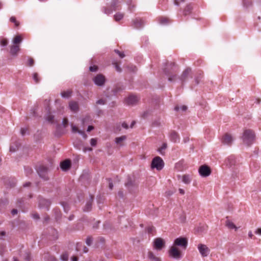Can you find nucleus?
<instances>
[{"label": "nucleus", "mask_w": 261, "mask_h": 261, "mask_svg": "<svg viewBox=\"0 0 261 261\" xmlns=\"http://www.w3.org/2000/svg\"><path fill=\"white\" fill-rule=\"evenodd\" d=\"M242 139L243 143L247 146H249L253 144L255 141V133L251 129H245L243 132Z\"/></svg>", "instance_id": "obj_1"}, {"label": "nucleus", "mask_w": 261, "mask_h": 261, "mask_svg": "<svg viewBox=\"0 0 261 261\" xmlns=\"http://www.w3.org/2000/svg\"><path fill=\"white\" fill-rule=\"evenodd\" d=\"M164 167V162L160 156L154 158L151 162V168H155L157 170H161Z\"/></svg>", "instance_id": "obj_2"}, {"label": "nucleus", "mask_w": 261, "mask_h": 261, "mask_svg": "<svg viewBox=\"0 0 261 261\" xmlns=\"http://www.w3.org/2000/svg\"><path fill=\"white\" fill-rule=\"evenodd\" d=\"M188 244V239L184 237H179L176 238L173 243V245L177 247L178 246L184 250L187 248Z\"/></svg>", "instance_id": "obj_3"}, {"label": "nucleus", "mask_w": 261, "mask_h": 261, "mask_svg": "<svg viewBox=\"0 0 261 261\" xmlns=\"http://www.w3.org/2000/svg\"><path fill=\"white\" fill-rule=\"evenodd\" d=\"M37 172L39 176L44 180H48L49 177L48 176V168L43 165H40L37 169Z\"/></svg>", "instance_id": "obj_4"}, {"label": "nucleus", "mask_w": 261, "mask_h": 261, "mask_svg": "<svg viewBox=\"0 0 261 261\" xmlns=\"http://www.w3.org/2000/svg\"><path fill=\"white\" fill-rule=\"evenodd\" d=\"M168 252L169 256L173 258L179 259L181 257V251L174 245L171 247Z\"/></svg>", "instance_id": "obj_5"}, {"label": "nucleus", "mask_w": 261, "mask_h": 261, "mask_svg": "<svg viewBox=\"0 0 261 261\" xmlns=\"http://www.w3.org/2000/svg\"><path fill=\"white\" fill-rule=\"evenodd\" d=\"M175 66L174 63H171L168 66L164 69V72L166 74L169 76L168 81L170 82H174L176 79V74H172L169 75L170 71L169 69H173V67Z\"/></svg>", "instance_id": "obj_6"}, {"label": "nucleus", "mask_w": 261, "mask_h": 261, "mask_svg": "<svg viewBox=\"0 0 261 261\" xmlns=\"http://www.w3.org/2000/svg\"><path fill=\"white\" fill-rule=\"evenodd\" d=\"M93 82L96 85L98 86H102L105 83L106 79L102 74H98L94 77Z\"/></svg>", "instance_id": "obj_7"}, {"label": "nucleus", "mask_w": 261, "mask_h": 261, "mask_svg": "<svg viewBox=\"0 0 261 261\" xmlns=\"http://www.w3.org/2000/svg\"><path fill=\"white\" fill-rule=\"evenodd\" d=\"M199 173L203 177H207L211 173V170L209 167L206 165H202L199 169Z\"/></svg>", "instance_id": "obj_8"}, {"label": "nucleus", "mask_w": 261, "mask_h": 261, "mask_svg": "<svg viewBox=\"0 0 261 261\" xmlns=\"http://www.w3.org/2000/svg\"><path fill=\"white\" fill-rule=\"evenodd\" d=\"M198 250L202 257L207 256L210 252V249L204 244H200L198 245Z\"/></svg>", "instance_id": "obj_9"}, {"label": "nucleus", "mask_w": 261, "mask_h": 261, "mask_svg": "<svg viewBox=\"0 0 261 261\" xmlns=\"http://www.w3.org/2000/svg\"><path fill=\"white\" fill-rule=\"evenodd\" d=\"M165 246V242L160 238H156L154 241V247L158 250H161Z\"/></svg>", "instance_id": "obj_10"}, {"label": "nucleus", "mask_w": 261, "mask_h": 261, "mask_svg": "<svg viewBox=\"0 0 261 261\" xmlns=\"http://www.w3.org/2000/svg\"><path fill=\"white\" fill-rule=\"evenodd\" d=\"M169 138L170 140L174 143L179 141V136L178 133L175 130H172L169 133Z\"/></svg>", "instance_id": "obj_11"}, {"label": "nucleus", "mask_w": 261, "mask_h": 261, "mask_svg": "<svg viewBox=\"0 0 261 261\" xmlns=\"http://www.w3.org/2000/svg\"><path fill=\"white\" fill-rule=\"evenodd\" d=\"M10 53L12 56H17L20 50L19 45H12L10 46Z\"/></svg>", "instance_id": "obj_12"}, {"label": "nucleus", "mask_w": 261, "mask_h": 261, "mask_svg": "<svg viewBox=\"0 0 261 261\" xmlns=\"http://www.w3.org/2000/svg\"><path fill=\"white\" fill-rule=\"evenodd\" d=\"M139 99L137 96L135 95H130L127 98H126L125 101L127 105H133L138 101Z\"/></svg>", "instance_id": "obj_13"}, {"label": "nucleus", "mask_w": 261, "mask_h": 261, "mask_svg": "<svg viewBox=\"0 0 261 261\" xmlns=\"http://www.w3.org/2000/svg\"><path fill=\"white\" fill-rule=\"evenodd\" d=\"M233 141V139L231 135L228 134H225L222 140V143L227 145H231Z\"/></svg>", "instance_id": "obj_14"}, {"label": "nucleus", "mask_w": 261, "mask_h": 261, "mask_svg": "<svg viewBox=\"0 0 261 261\" xmlns=\"http://www.w3.org/2000/svg\"><path fill=\"white\" fill-rule=\"evenodd\" d=\"M133 25L137 29L142 27L144 25V21L140 18H136L133 20Z\"/></svg>", "instance_id": "obj_15"}, {"label": "nucleus", "mask_w": 261, "mask_h": 261, "mask_svg": "<svg viewBox=\"0 0 261 261\" xmlns=\"http://www.w3.org/2000/svg\"><path fill=\"white\" fill-rule=\"evenodd\" d=\"M69 107L70 110L74 113L77 112L79 111V104L76 101H70L69 103Z\"/></svg>", "instance_id": "obj_16"}, {"label": "nucleus", "mask_w": 261, "mask_h": 261, "mask_svg": "<svg viewBox=\"0 0 261 261\" xmlns=\"http://www.w3.org/2000/svg\"><path fill=\"white\" fill-rule=\"evenodd\" d=\"M71 166V163L69 160H65L61 163V168L63 170L66 171L69 169Z\"/></svg>", "instance_id": "obj_17"}, {"label": "nucleus", "mask_w": 261, "mask_h": 261, "mask_svg": "<svg viewBox=\"0 0 261 261\" xmlns=\"http://www.w3.org/2000/svg\"><path fill=\"white\" fill-rule=\"evenodd\" d=\"M193 10V6L191 4H189L186 5L183 10V14L184 16L189 15L192 12Z\"/></svg>", "instance_id": "obj_18"}, {"label": "nucleus", "mask_w": 261, "mask_h": 261, "mask_svg": "<svg viewBox=\"0 0 261 261\" xmlns=\"http://www.w3.org/2000/svg\"><path fill=\"white\" fill-rule=\"evenodd\" d=\"M191 71V69L190 68H186L182 73V74L180 76V80L182 82L185 81Z\"/></svg>", "instance_id": "obj_19"}, {"label": "nucleus", "mask_w": 261, "mask_h": 261, "mask_svg": "<svg viewBox=\"0 0 261 261\" xmlns=\"http://www.w3.org/2000/svg\"><path fill=\"white\" fill-rule=\"evenodd\" d=\"M39 204L40 206L46 207L48 209L50 204V202L48 200L42 199L39 200Z\"/></svg>", "instance_id": "obj_20"}, {"label": "nucleus", "mask_w": 261, "mask_h": 261, "mask_svg": "<svg viewBox=\"0 0 261 261\" xmlns=\"http://www.w3.org/2000/svg\"><path fill=\"white\" fill-rule=\"evenodd\" d=\"M148 257L150 261H161V259L155 256L152 252L149 251L148 253Z\"/></svg>", "instance_id": "obj_21"}, {"label": "nucleus", "mask_w": 261, "mask_h": 261, "mask_svg": "<svg viewBox=\"0 0 261 261\" xmlns=\"http://www.w3.org/2000/svg\"><path fill=\"white\" fill-rule=\"evenodd\" d=\"M22 41V38L21 35H16L13 39L12 42L14 45H19Z\"/></svg>", "instance_id": "obj_22"}, {"label": "nucleus", "mask_w": 261, "mask_h": 261, "mask_svg": "<svg viewBox=\"0 0 261 261\" xmlns=\"http://www.w3.org/2000/svg\"><path fill=\"white\" fill-rule=\"evenodd\" d=\"M126 139V136L125 135L119 137H117L115 138V143L119 145L120 146H122L123 144H122V142L123 141L125 140Z\"/></svg>", "instance_id": "obj_23"}, {"label": "nucleus", "mask_w": 261, "mask_h": 261, "mask_svg": "<svg viewBox=\"0 0 261 261\" xmlns=\"http://www.w3.org/2000/svg\"><path fill=\"white\" fill-rule=\"evenodd\" d=\"M226 226L229 229H234L236 231L238 229L235 224L229 220L226 221Z\"/></svg>", "instance_id": "obj_24"}, {"label": "nucleus", "mask_w": 261, "mask_h": 261, "mask_svg": "<svg viewBox=\"0 0 261 261\" xmlns=\"http://www.w3.org/2000/svg\"><path fill=\"white\" fill-rule=\"evenodd\" d=\"M93 199L91 198L90 200H89L87 203H86L85 207L84 208V211L85 212H89L91 211L92 208V203Z\"/></svg>", "instance_id": "obj_25"}, {"label": "nucleus", "mask_w": 261, "mask_h": 261, "mask_svg": "<svg viewBox=\"0 0 261 261\" xmlns=\"http://www.w3.org/2000/svg\"><path fill=\"white\" fill-rule=\"evenodd\" d=\"M72 94V91L71 90H67L66 91H63L61 92V95L62 97L64 98H69L71 96Z\"/></svg>", "instance_id": "obj_26"}, {"label": "nucleus", "mask_w": 261, "mask_h": 261, "mask_svg": "<svg viewBox=\"0 0 261 261\" xmlns=\"http://www.w3.org/2000/svg\"><path fill=\"white\" fill-rule=\"evenodd\" d=\"M182 181L186 184H188L191 181L190 177L189 175H184L182 176Z\"/></svg>", "instance_id": "obj_27"}, {"label": "nucleus", "mask_w": 261, "mask_h": 261, "mask_svg": "<svg viewBox=\"0 0 261 261\" xmlns=\"http://www.w3.org/2000/svg\"><path fill=\"white\" fill-rule=\"evenodd\" d=\"M46 120L50 123H54V116L50 113H48L45 117Z\"/></svg>", "instance_id": "obj_28"}, {"label": "nucleus", "mask_w": 261, "mask_h": 261, "mask_svg": "<svg viewBox=\"0 0 261 261\" xmlns=\"http://www.w3.org/2000/svg\"><path fill=\"white\" fill-rule=\"evenodd\" d=\"M123 16H124L123 14L118 12V13H117L114 16V17L115 21H118L120 20L121 19H122L123 18Z\"/></svg>", "instance_id": "obj_29"}, {"label": "nucleus", "mask_w": 261, "mask_h": 261, "mask_svg": "<svg viewBox=\"0 0 261 261\" xmlns=\"http://www.w3.org/2000/svg\"><path fill=\"white\" fill-rule=\"evenodd\" d=\"M18 143H16V144H14L13 145H11L10 147V151L11 152H14L18 149Z\"/></svg>", "instance_id": "obj_30"}, {"label": "nucleus", "mask_w": 261, "mask_h": 261, "mask_svg": "<svg viewBox=\"0 0 261 261\" xmlns=\"http://www.w3.org/2000/svg\"><path fill=\"white\" fill-rule=\"evenodd\" d=\"M119 3L118 0H113L111 3V7L114 10H116V9L118 7V4Z\"/></svg>", "instance_id": "obj_31"}, {"label": "nucleus", "mask_w": 261, "mask_h": 261, "mask_svg": "<svg viewBox=\"0 0 261 261\" xmlns=\"http://www.w3.org/2000/svg\"><path fill=\"white\" fill-rule=\"evenodd\" d=\"M167 147V144L166 143H163L162 146L158 149V151L161 154L163 155V154H164V152H163V150L166 149Z\"/></svg>", "instance_id": "obj_32"}, {"label": "nucleus", "mask_w": 261, "mask_h": 261, "mask_svg": "<svg viewBox=\"0 0 261 261\" xmlns=\"http://www.w3.org/2000/svg\"><path fill=\"white\" fill-rule=\"evenodd\" d=\"M10 21L14 23L16 27H18L19 25V22L16 20L15 17L12 16L10 18Z\"/></svg>", "instance_id": "obj_33"}, {"label": "nucleus", "mask_w": 261, "mask_h": 261, "mask_svg": "<svg viewBox=\"0 0 261 261\" xmlns=\"http://www.w3.org/2000/svg\"><path fill=\"white\" fill-rule=\"evenodd\" d=\"M187 107L186 106H182L180 108L178 106H176L174 108V110L176 111H179L180 109L182 111H186L187 110Z\"/></svg>", "instance_id": "obj_34"}, {"label": "nucleus", "mask_w": 261, "mask_h": 261, "mask_svg": "<svg viewBox=\"0 0 261 261\" xmlns=\"http://www.w3.org/2000/svg\"><path fill=\"white\" fill-rule=\"evenodd\" d=\"M23 258L25 261H30L31 257H30V254L29 252H25Z\"/></svg>", "instance_id": "obj_35"}, {"label": "nucleus", "mask_w": 261, "mask_h": 261, "mask_svg": "<svg viewBox=\"0 0 261 261\" xmlns=\"http://www.w3.org/2000/svg\"><path fill=\"white\" fill-rule=\"evenodd\" d=\"M252 5V2L250 0H244L243 5L246 7H248Z\"/></svg>", "instance_id": "obj_36"}, {"label": "nucleus", "mask_w": 261, "mask_h": 261, "mask_svg": "<svg viewBox=\"0 0 261 261\" xmlns=\"http://www.w3.org/2000/svg\"><path fill=\"white\" fill-rule=\"evenodd\" d=\"M8 43V40L6 38H3L1 41V45L3 46L7 45Z\"/></svg>", "instance_id": "obj_37"}, {"label": "nucleus", "mask_w": 261, "mask_h": 261, "mask_svg": "<svg viewBox=\"0 0 261 261\" xmlns=\"http://www.w3.org/2000/svg\"><path fill=\"white\" fill-rule=\"evenodd\" d=\"M61 259L63 260V261H67L68 259V255L66 253H64V254H63L61 256Z\"/></svg>", "instance_id": "obj_38"}, {"label": "nucleus", "mask_w": 261, "mask_h": 261, "mask_svg": "<svg viewBox=\"0 0 261 261\" xmlns=\"http://www.w3.org/2000/svg\"><path fill=\"white\" fill-rule=\"evenodd\" d=\"M185 2V0H174V4L176 6H179L181 3H183Z\"/></svg>", "instance_id": "obj_39"}, {"label": "nucleus", "mask_w": 261, "mask_h": 261, "mask_svg": "<svg viewBox=\"0 0 261 261\" xmlns=\"http://www.w3.org/2000/svg\"><path fill=\"white\" fill-rule=\"evenodd\" d=\"M33 79L35 81L36 83H38L39 82V79L38 77V75L37 73H35L33 74Z\"/></svg>", "instance_id": "obj_40"}, {"label": "nucleus", "mask_w": 261, "mask_h": 261, "mask_svg": "<svg viewBox=\"0 0 261 261\" xmlns=\"http://www.w3.org/2000/svg\"><path fill=\"white\" fill-rule=\"evenodd\" d=\"M62 204L64 207V211L65 212H67L69 210L68 204L67 203L64 202H62Z\"/></svg>", "instance_id": "obj_41"}, {"label": "nucleus", "mask_w": 261, "mask_h": 261, "mask_svg": "<svg viewBox=\"0 0 261 261\" xmlns=\"http://www.w3.org/2000/svg\"><path fill=\"white\" fill-rule=\"evenodd\" d=\"M97 140L96 139L92 138L90 140V144L92 146H95L96 145Z\"/></svg>", "instance_id": "obj_42"}, {"label": "nucleus", "mask_w": 261, "mask_h": 261, "mask_svg": "<svg viewBox=\"0 0 261 261\" xmlns=\"http://www.w3.org/2000/svg\"><path fill=\"white\" fill-rule=\"evenodd\" d=\"M98 67L97 66L94 65L93 66H90L89 67V70L90 71L92 72H95L97 70Z\"/></svg>", "instance_id": "obj_43"}, {"label": "nucleus", "mask_w": 261, "mask_h": 261, "mask_svg": "<svg viewBox=\"0 0 261 261\" xmlns=\"http://www.w3.org/2000/svg\"><path fill=\"white\" fill-rule=\"evenodd\" d=\"M68 123V120L67 118H64L62 121V124L64 127H66Z\"/></svg>", "instance_id": "obj_44"}, {"label": "nucleus", "mask_w": 261, "mask_h": 261, "mask_svg": "<svg viewBox=\"0 0 261 261\" xmlns=\"http://www.w3.org/2000/svg\"><path fill=\"white\" fill-rule=\"evenodd\" d=\"M92 242V239L91 237H88L86 239V244L88 245V246H90L91 243Z\"/></svg>", "instance_id": "obj_45"}, {"label": "nucleus", "mask_w": 261, "mask_h": 261, "mask_svg": "<svg viewBox=\"0 0 261 261\" xmlns=\"http://www.w3.org/2000/svg\"><path fill=\"white\" fill-rule=\"evenodd\" d=\"M28 131V128L26 127L21 128L20 130V133L22 136H24L27 133V132Z\"/></svg>", "instance_id": "obj_46"}, {"label": "nucleus", "mask_w": 261, "mask_h": 261, "mask_svg": "<svg viewBox=\"0 0 261 261\" xmlns=\"http://www.w3.org/2000/svg\"><path fill=\"white\" fill-rule=\"evenodd\" d=\"M108 181L109 182V187L110 190H112L113 188V184L112 182V180L111 178L108 179Z\"/></svg>", "instance_id": "obj_47"}, {"label": "nucleus", "mask_w": 261, "mask_h": 261, "mask_svg": "<svg viewBox=\"0 0 261 261\" xmlns=\"http://www.w3.org/2000/svg\"><path fill=\"white\" fill-rule=\"evenodd\" d=\"M34 61L32 58H29L28 60V65L29 66H32L34 65Z\"/></svg>", "instance_id": "obj_48"}, {"label": "nucleus", "mask_w": 261, "mask_h": 261, "mask_svg": "<svg viewBox=\"0 0 261 261\" xmlns=\"http://www.w3.org/2000/svg\"><path fill=\"white\" fill-rule=\"evenodd\" d=\"M96 103L98 105H105L106 103V100L100 99L96 101Z\"/></svg>", "instance_id": "obj_49"}, {"label": "nucleus", "mask_w": 261, "mask_h": 261, "mask_svg": "<svg viewBox=\"0 0 261 261\" xmlns=\"http://www.w3.org/2000/svg\"><path fill=\"white\" fill-rule=\"evenodd\" d=\"M114 65H115V68L116 69V70L118 71V72H121V68L119 67V66L118 65V64L117 63H114Z\"/></svg>", "instance_id": "obj_50"}, {"label": "nucleus", "mask_w": 261, "mask_h": 261, "mask_svg": "<svg viewBox=\"0 0 261 261\" xmlns=\"http://www.w3.org/2000/svg\"><path fill=\"white\" fill-rule=\"evenodd\" d=\"M168 21V19L166 18H161L160 19V22L162 24H165Z\"/></svg>", "instance_id": "obj_51"}, {"label": "nucleus", "mask_w": 261, "mask_h": 261, "mask_svg": "<svg viewBox=\"0 0 261 261\" xmlns=\"http://www.w3.org/2000/svg\"><path fill=\"white\" fill-rule=\"evenodd\" d=\"M122 126L125 129H127L128 128V125L125 122H123L122 123Z\"/></svg>", "instance_id": "obj_52"}, {"label": "nucleus", "mask_w": 261, "mask_h": 261, "mask_svg": "<svg viewBox=\"0 0 261 261\" xmlns=\"http://www.w3.org/2000/svg\"><path fill=\"white\" fill-rule=\"evenodd\" d=\"M78 128L75 126H72V132L73 133H77Z\"/></svg>", "instance_id": "obj_53"}, {"label": "nucleus", "mask_w": 261, "mask_h": 261, "mask_svg": "<svg viewBox=\"0 0 261 261\" xmlns=\"http://www.w3.org/2000/svg\"><path fill=\"white\" fill-rule=\"evenodd\" d=\"M112 11L109 10V9L106 8L105 10V13L107 14H110L112 13Z\"/></svg>", "instance_id": "obj_54"}, {"label": "nucleus", "mask_w": 261, "mask_h": 261, "mask_svg": "<svg viewBox=\"0 0 261 261\" xmlns=\"http://www.w3.org/2000/svg\"><path fill=\"white\" fill-rule=\"evenodd\" d=\"M33 216V217L34 218V219H38L39 218V216L38 214L37 213H35V214H33L32 215Z\"/></svg>", "instance_id": "obj_55"}, {"label": "nucleus", "mask_w": 261, "mask_h": 261, "mask_svg": "<svg viewBox=\"0 0 261 261\" xmlns=\"http://www.w3.org/2000/svg\"><path fill=\"white\" fill-rule=\"evenodd\" d=\"M94 129V127L92 125H89L88 127V128H87V131L88 132H89L90 131H91L92 130H93Z\"/></svg>", "instance_id": "obj_56"}, {"label": "nucleus", "mask_w": 261, "mask_h": 261, "mask_svg": "<svg viewBox=\"0 0 261 261\" xmlns=\"http://www.w3.org/2000/svg\"><path fill=\"white\" fill-rule=\"evenodd\" d=\"M255 233L256 234H258L261 235V228L257 229V230L255 231Z\"/></svg>", "instance_id": "obj_57"}, {"label": "nucleus", "mask_w": 261, "mask_h": 261, "mask_svg": "<svg viewBox=\"0 0 261 261\" xmlns=\"http://www.w3.org/2000/svg\"><path fill=\"white\" fill-rule=\"evenodd\" d=\"M232 160V161L230 163L231 165H232L234 163V161H233V159H232V156H229L228 158V161Z\"/></svg>", "instance_id": "obj_58"}, {"label": "nucleus", "mask_w": 261, "mask_h": 261, "mask_svg": "<svg viewBox=\"0 0 261 261\" xmlns=\"http://www.w3.org/2000/svg\"><path fill=\"white\" fill-rule=\"evenodd\" d=\"M77 133H78L79 134H80L82 135L86 136L85 133L84 131L78 129Z\"/></svg>", "instance_id": "obj_59"}, {"label": "nucleus", "mask_w": 261, "mask_h": 261, "mask_svg": "<svg viewBox=\"0 0 261 261\" xmlns=\"http://www.w3.org/2000/svg\"><path fill=\"white\" fill-rule=\"evenodd\" d=\"M11 213L12 215H14L17 213V210L16 209H13Z\"/></svg>", "instance_id": "obj_60"}, {"label": "nucleus", "mask_w": 261, "mask_h": 261, "mask_svg": "<svg viewBox=\"0 0 261 261\" xmlns=\"http://www.w3.org/2000/svg\"><path fill=\"white\" fill-rule=\"evenodd\" d=\"M83 251L84 253H87L88 251V248L85 246L83 247Z\"/></svg>", "instance_id": "obj_61"}, {"label": "nucleus", "mask_w": 261, "mask_h": 261, "mask_svg": "<svg viewBox=\"0 0 261 261\" xmlns=\"http://www.w3.org/2000/svg\"><path fill=\"white\" fill-rule=\"evenodd\" d=\"M72 261H77L78 258L76 256H72L71 257Z\"/></svg>", "instance_id": "obj_62"}, {"label": "nucleus", "mask_w": 261, "mask_h": 261, "mask_svg": "<svg viewBox=\"0 0 261 261\" xmlns=\"http://www.w3.org/2000/svg\"><path fill=\"white\" fill-rule=\"evenodd\" d=\"M166 193L167 196H171L173 194V192L170 191H169L166 192Z\"/></svg>", "instance_id": "obj_63"}, {"label": "nucleus", "mask_w": 261, "mask_h": 261, "mask_svg": "<svg viewBox=\"0 0 261 261\" xmlns=\"http://www.w3.org/2000/svg\"><path fill=\"white\" fill-rule=\"evenodd\" d=\"M50 261H57V259L54 256H50Z\"/></svg>", "instance_id": "obj_64"}]
</instances>
